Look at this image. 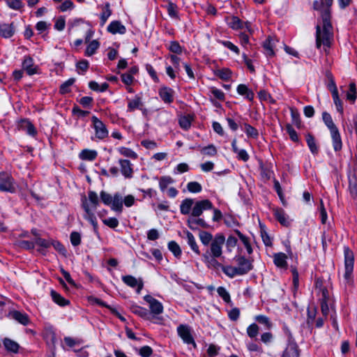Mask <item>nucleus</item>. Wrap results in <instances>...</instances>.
Wrapping results in <instances>:
<instances>
[{"mask_svg": "<svg viewBox=\"0 0 357 357\" xmlns=\"http://www.w3.org/2000/svg\"><path fill=\"white\" fill-rule=\"evenodd\" d=\"M225 243V237L222 234H217L214 236V240L210 245L209 250H207L203 257L206 259H209V256L212 257L209 261L212 264H218L216 258L220 257L222 254V246Z\"/></svg>", "mask_w": 357, "mask_h": 357, "instance_id": "3", "label": "nucleus"}, {"mask_svg": "<svg viewBox=\"0 0 357 357\" xmlns=\"http://www.w3.org/2000/svg\"><path fill=\"white\" fill-rule=\"evenodd\" d=\"M273 215L277 220L283 226L289 225V217L284 211L280 208H273Z\"/></svg>", "mask_w": 357, "mask_h": 357, "instance_id": "20", "label": "nucleus"}, {"mask_svg": "<svg viewBox=\"0 0 357 357\" xmlns=\"http://www.w3.org/2000/svg\"><path fill=\"white\" fill-rule=\"evenodd\" d=\"M228 26L232 29H241L245 27L250 31V23L243 22L238 17L231 16L227 20Z\"/></svg>", "mask_w": 357, "mask_h": 357, "instance_id": "13", "label": "nucleus"}, {"mask_svg": "<svg viewBox=\"0 0 357 357\" xmlns=\"http://www.w3.org/2000/svg\"><path fill=\"white\" fill-rule=\"evenodd\" d=\"M169 50L175 54H181L182 52V47L176 41H172L169 44Z\"/></svg>", "mask_w": 357, "mask_h": 357, "instance_id": "64", "label": "nucleus"}, {"mask_svg": "<svg viewBox=\"0 0 357 357\" xmlns=\"http://www.w3.org/2000/svg\"><path fill=\"white\" fill-rule=\"evenodd\" d=\"M7 6L13 10H20L23 7V3L21 0H6Z\"/></svg>", "mask_w": 357, "mask_h": 357, "instance_id": "55", "label": "nucleus"}, {"mask_svg": "<svg viewBox=\"0 0 357 357\" xmlns=\"http://www.w3.org/2000/svg\"><path fill=\"white\" fill-rule=\"evenodd\" d=\"M174 180L170 176H162L160 178L159 187L161 191L164 192L169 184L173 183Z\"/></svg>", "mask_w": 357, "mask_h": 357, "instance_id": "44", "label": "nucleus"}, {"mask_svg": "<svg viewBox=\"0 0 357 357\" xmlns=\"http://www.w3.org/2000/svg\"><path fill=\"white\" fill-rule=\"evenodd\" d=\"M98 155V152L95 150L84 149L79 153L80 159L83 160L93 161Z\"/></svg>", "mask_w": 357, "mask_h": 357, "instance_id": "30", "label": "nucleus"}, {"mask_svg": "<svg viewBox=\"0 0 357 357\" xmlns=\"http://www.w3.org/2000/svg\"><path fill=\"white\" fill-rule=\"evenodd\" d=\"M191 121L192 118L190 116H183L179 119V125L182 128L188 130L190 128Z\"/></svg>", "mask_w": 357, "mask_h": 357, "instance_id": "51", "label": "nucleus"}, {"mask_svg": "<svg viewBox=\"0 0 357 357\" xmlns=\"http://www.w3.org/2000/svg\"><path fill=\"white\" fill-rule=\"evenodd\" d=\"M202 153L204 155L213 156L217 153V150H216V148L213 145L211 144V145L204 147L202 149Z\"/></svg>", "mask_w": 357, "mask_h": 357, "instance_id": "61", "label": "nucleus"}, {"mask_svg": "<svg viewBox=\"0 0 357 357\" xmlns=\"http://www.w3.org/2000/svg\"><path fill=\"white\" fill-rule=\"evenodd\" d=\"M127 100H128L127 112H132L135 111L136 109H139V108H141V106H143L142 98L138 95H136L134 97V98H132V99L128 98Z\"/></svg>", "mask_w": 357, "mask_h": 357, "instance_id": "24", "label": "nucleus"}, {"mask_svg": "<svg viewBox=\"0 0 357 357\" xmlns=\"http://www.w3.org/2000/svg\"><path fill=\"white\" fill-rule=\"evenodd\" d=\"M187 189L190 192L197 193L202 191V187L198 182L191 181L187 184Z\"/></svg>", "mask_w": 357, "mask_h": 357, "instance_id": "52", "label": "nucleus"}, {"mask_svg": "<svg viewBox=\"0 0 357 357\" xmlns=\"http://www.w3.org/2000/svg\"><path fill=\"white\" fill-rule=\"evenodd\" d=\"M323 2L325 3L326 8L321 12L322 29L317 25L316 31V45L318 48L321 47V44L329 47L333 37L330 11V7L332 6L333 0H323Z\"/></svg>", "mask_w": 357, "mask_h": 357, "instance_id": "1", "label": "nucleus"}, {"mask_svg": "<svg viewBox=\"0 0 357 357\" xmlns=\"http://www.w3.org/2000/svg\"><path fill=\"white\" fill-rule=\"evenodd\" d=\"M356 84L354 83H351L349 84V91L347 93V98L354 102L356 100Z\"/></svg>", "mask_w": 357, "mask_h": 357, "instance_id": "53", "label": "nucleus"}, {"mask_svg": "<svg viewBox=\"0 0 357 357\" xmlns=\"http://www.w3.org/2000/svg\"><path fill=\"white\" fill-rule=\"evenodd\" d=\"M99 47L100 43L97 40H91L86 48L85 55L87 56L93 55Z\"/></svg>", "mask_w": 357, "mask_h": 357, "instance_id": "36", "label": "nucleus"}, {"mask_svg": "<svg viewBox=\"0 0 357 357\" xmlns=\"http://www.w3.org/2000/svg\"><path fill=\"white\" fill-rule=\"evenodd\" d=\"M99 205V198L96 192L89 191L88 199L84 197L82 199V206L84 211V218L90 222L94 229L98 227V222L94 211Z\"/></svg>", "mask_w": 357, "mask_h": 357, "instance_id": "2", "label": "nucleus"}, {"mask_svg": "<svg viewBox=\"0 0 357 357\" xmlns=\"http://www.w3.org/2000/svg\"><path fill=\"white\" fill-rule=\"evenodd\" d=\"M123 282L128 286L135 288L137 287L136 292L139 294L143 289L144 284L141 279H137L132 275H125L122 277Z\"/></svg>", "mask_w": 357, "mask_h": 357, "instance_id": "12", "label": "nucleus"}, {"mask_svg": "<svg viewBox=\"0 0 357 357\" xmlns=\"http://www.w3.org/2000/svg\"><path fill=\"white\" fill-rule=\"evenodd\" d=\"M344 278L347 284L351 281V275L354 271V255L353 252L348 248L344 249Z\"/></svg>", "mask_w": 357, "mask_h": 357, "instance_id": "4", "label": "nucleus"}, {"mask_svg": "<svg viewBox=\"0 0 357 357\" xmlns=\"http://www.w3.org/2000/svg\"><path fill=\"white\" fill-rule=\"evenodd\" d=\"M255 319L259 324L264 325L266 329H270L273 326L272 322L271 321L270 319L265 315H263V314L257 315L255 317Z\"/></svg>", "mask_w": 357, "mask_h": 357, "instance_id": "42", "label": "nucleus"}, {"mask_svg": "<svg viewBox=\"0 0 357 357\" xmlns=\"http://www.w3.org/2000/svg\"><path fill=\"white\" fill-rule=\"evenodd\" d=\"M107 31L112 33L123 34L126 33V29L119 21L112 22L107 28Z\"/></svg>", "mask_w": 357, "mask_h": 357, "instance_id": "23", "label": "nucleus"}, {"mask_svg": "<svg viewBox=\"0 0 357 357\" xmlns=\"http://www.w3.org/2000/svg\"><path fill=\"white\" fill-rule=\"evenodd\" d=\"M299 351L297 344L294 342H289V344L284 351L282 357H298Z\"/></svg>", "mask_w": 357, "mask_h": 357, "instance_id": "18", "label": "nucleus"}, {"mask_svg": "<svg viewBox=\"0 0 357 357\" xmlns=\"http://www.w3.org/2000/svg\"><path fill=\"white\" fill-rule=\"evenodd\" d=\"M16 245L22 249L32 250L35 247V243L33 241L21 240L16 242Z\"/></svg>", "mask_w": 357, "mask_h": 357, "instance_id": "48", "label": "nucleus"}, {"mask_svg": "<svg viewBox=\"0 0 357 357\" xmlns=\"http://www.w3.org/2000/svg\"><path fill=\"white\" fill-rule=\"evenodd\" d=\"M277 42L275 38L271 36L264 42L263 47L267 56H273L275 54L274 47Z\"/></svg>", "mask_w": 357, "mask_h": 357, "instance_id": "22", "label": "nucleus"}, {"mask_svg": "<svg viewBox=\"0 0 357 357\" xmlns=\"http://www.w3.org/2000/svg\"><path fill=\"white\" fill-rule=\"evenodd\" d=\"M75 78H70L65 82H63L60 86V93L62 94L70 92V86L75 83Z\"/></svg>", "mask_w": 357, "mask_h": 357, "instance_id": "47", "label": "nucleus"}, {"mask_svg": "<svg viewBox=\"0 0 357 357\" xmlns=\"http://www.w3.org/2000/svg\"><path fill=\"white\" fill-rule=\"evenodd\" d=\"M117 151H119V153L121 155H122L126 158H129L135 160L138 157V155L137 154V153H135L134 151H132L130 148L121 146L117 149Z\"/></svg>", "mask_w": 357, "mask_h": 357, "instance_id": "37", "label": "nucleus"}, {"mask_svg": "<svg viewBox=\"0 0 357 357\" xmlns=\"http://www.w3.org/2000/svg\"><path fill=\"white\" fill-rule=\"evenodd\" d=\"M10 316L12 319L24 326L28 325L30 322L29 316L26 313H22L20 311H12L10 313Z\"/></svg>", "mask_w": 357, "mask_h": 357, "instance_id": "21", "label": "nucleus"}, {"mask_svg": "<svg viewBox=\"0 0 357 357\" xmlns=\"http://www.w3.org/2000/svg\"><path fill=\"white\" fill-rule=\"evenodd\" d=\"M244 131L248 137L257 138L259 135L257 130L247 123L244 125Z\"/></svg>", "mask_w": 357, "mask_h": 357, "instance_id": "46", "label": "nucleus"}, {"mask_svg": "<svg viewBox=\"0 0 357 357\" xmlns=\"http://www.w3.org/2000/svg\"><path fill=\"white\" fill-rule=\"evenodd\" d=\"M0 191L14 192L15 183L13 177L8 173H0Z\"/></svg>", "mask_w": 357, "mask_h": 357, "instance_id": "6", "label": "nucleus"}, {"mask_svg": "<svg viewBox=\"0 0 357 357\" xmlns=\"http://www.w3.org/2000/svg\"><path fill=\"white\" fill-rule=\"evenodd\" d=\"M199 216H190L187 220L188 227L192 229L196 230L199 227L203 228H207L208 224L202 218H199Z\"/></svg>", "mask_w": 357, "mask_h": 357, "instance_id": "16", "label": "nucleus"}, {"mask_svg": "<svg viewBox=\"0 0 357 357\" xmlns=\"http://www.w3.org/2000/svg\"><path fill=\"white\" fill-rule=\"evenodd\" d=\"M236 91L239 95L245 96L250 101L253 100L255 94L245 84H238Z\"/></svg>", "mask_w": 357, "mask_h": 357, "instance_id": "27", "label": "nucleus"}, {"mask_svg": "<svg viewBox=\"0 0 357 357\" xmlns=\"http://www.w3.org/2000/svg\"><path fill=\"white\" fill-rule=\"evenodd\" d=\"M138 353L142 357H150L153 354V349L149 346H144L139 349Z\"/></svg>", "mask_w": 357, "mask_h": 357, "instance_id": "63", "label": "nucleus"}, {"mask_svg": "<svg viewBox=\"0 0 357 357\" xmlns=\"http://www.w3.org/2000/svg\"><path fill=\"white\" fill-rule=\"evenodd\" d=\"M306 142L312 153L317 154L318 153V146H317L314 137L311 134H307L306 135Z\"/></svg>", "mask_w": 357, "mask_h": 357, "instance_id": "39", "label": "nucleus"}, {"mask_svg": "<svg viewBox=\"0 0 357 357\" xmlns=\"http://www.w3.org/2000/svg\"><path fill=\"white\" fill-rule=\"evenodd\" d=\"M112 210L121 213L123 211V197L119 193H116L112 198V202L110 205Z\"/></svg>", "mask_w": 357, "mask_h": 357, "instance_id": "26", "label": "nucleus"}, {"mask_svg": "<svg viewBox=\"0 0 357 357\" xmlns=\"http://www.w3.org/2000/svg\"><path fill=\"white\" fill-rule=\"evenodd\" d=\"M158 94L165 103L170 104L174 101V91L169 87H161L158 91Z\"/></svg>", "mask_w": 357, "mask_h": 357, "instance_id": "15", "label": "nucleus"}, {"mask_svg": "<svg viewBox=\"0 0 357 357\" xmlns=\"http://www.w3.org/2000/svg\"><path fill=\"white\" fill-rule=\"evenodd\" d=\"M235 233L238 236L239 239L242 241L243 245H245L247 252L248 254H251L252 252V249L251 245L250 243L249 239L245 235H243L239 230H235Z\"/></svg>", "mask_w": 357, "mask_h": 357, "instance_id": "41", "label": "nucleus"}, {"mask_svg": "<svg viewBox=\"0 0 357 357\" xmlns=\"http://www.w3.org/2000/svg\"><path fill=\"white\" fill-rule=\"evenodd\" d=\"M13 24H0V36L8 38L14 34Z\"/></svg>", "mask_w": 357, "mask_h": 357, "instance_id": "28", "label": "nucleus"}, {"mask_svg": "<svg viewBox=\"0 0 357 357\" xmlns=\"http://www.w3.org/2000/svg\"><path fill=\"white\" fill-rule=\"evenodd\" d=\"M223 273L227 275L229 278H234L236 275H238V268L231 266H223L222 268Z\"/></svg>", "mask_w": 357, "mask_h": 357, "instance_id": "43", "label": "nucleus"}, {"mask_svg": "<svg viewBox=\"0 0 357 357\" xmlns=\"http://www.w3.org/2000/svg\"><path fill=\"white\" fill-rule=\"evenodd\" d=\"M236 261L238 270V275H243L247 274L253 268L252 261L244 257L239 256L236 257Z\"/></svg>", "mask_w": 357, "mask_h": 357, "instance_id": "11", "label": "nucleus"}, {"mask_svg": "<svg viewBox=\"0 0 357 357\" xmlns=\"http://www.w3.org/2000/svg\"><path fill=\"white\" fill-rule=\"evenodd\" d=\"M112 14V10L109 8V4L106 3L103 10L100 15L101 26H103L107 22V19Z\"/></svg>", "mask_w": 357, "mask_h": 357, "instance_id": "49", "label": "nucleus"}, {"mask_svg": "<svg viewBox=\"0 0 357 357\" xmlns=\"http://www.w3.org/2000/svg\"><path fill=\"white\" fill-rule=\"evenodd\" d=\"M185 234L188 244L190 245V248L195 253H196L197 255H199L200 251L193 234L188 231H186Z\"/></svg>", "mask_w": 357, "mask_h": 357, "instance_id": "34", "label": "nucleus"}, {"mask_svg": "<svg viewBox=\"0 0 357 357\" xmlns=\"http://www.w3.org/2000/svg\"><path fill=\"white\" fill-rule=\"evenodd\" d=\"M91 119L96 137L100 140L107 138L109 136V131L106 125L96 116H92Z\"/></svg>", "mask_w": 357, "mask_h": 357, "instance_id": "5", "label": "nucleus"}, {"mask_svg": "<svg viewBox=\"0 0 357 357\" xmlns=\"http://www.w3.org/2000/svg\"><path fill=\"white\" fill-rule=\"evenodd\" d=\"M144 299L149 304L151 317H153L163 312V305L159 301L151 295H146Z\"/></svg>", "mask_w": 357, "mask_h": 357, "instance_id": "7", "label": "nucleus"}, {"mask_svg": "<svg viewBox=\"0 0 357 357\" xmlns=\"http://www.w3.org/2000/svg\"><path fill=\"white\" fill-rule=\"evenodd\" d=\"M286 130L289 135L290 139L294 142L298 141V136L297 135L296 131L293 128V127L288 124L286 126Z\"/></svg>", "mask_w": 357, "mask_h": 357, "instance_id": "60", "label": "nucleus"}, {"mask_svg": "<svg viewBox=\"0 0 357 357\" xmlns=\"http://www.w3.org/2000/svg\"><path fill=\"white\" fill-rule=\"evenodd\" d=\"M332 97L333 99L334 104L336 106L337 110L340 113H343L342 102V100L339 98L338 93H333V94H332Z\"/></svg>", "mask_w": 357, "mask_h": 357, "instance_id": "58", "label": "nucleus"}, {"mask_svg": "<svg viewBox=\"0 0 357 357\" xmlns=\"http://www.w3.org/2000/svg\"><path fill=\"white\" fill-rule=\"evenodd\" d=\"M118 163L120 166V172L126 179H131L133 177V165L126 159H119Z\"/></svg>", "mask_w": 357, "mask_h": 357, "instance_id": "10", "label": "nucleus"}, {"mask_svg": "<svg viewBox=\"0 0 357 357\" xmlns=\"http://www.w3.org/2000/svg\"><path fill=\"white\" fill-rule=\"evenodd\" d=\"M166 8L168 13V15L170 17L178 20V7L177 6L172 3V1H168L167 5L166 6Z\"/></svg>", "mask_w": 357, "mask_h": 357, "instance_id": "38", "label": "nucleus"}, {"mask_svg": "<svg viewBox=\"0 0 357 357\" xmlns=\"http://www.w3.org/2000/svg\"><path fill=\"white\" fill-rule=\"evenodd\" d=\"M322 119L326 124V126L328 127V128L331 130H335L337 128L335 123H333V121L332 119V117L330 114H328L326 112H324L322 113Z\"/></svg>", "mask_w": 357, "mask_h": 357, "instance_id": "40", "label": "nucleus"}, {"mask_svg": "<svg viewBox=\"0 0 357 357\" xmlns=\"http://www.w3.org/2000/svg\"><path fill=\"white\" fill-rule=\"evenodd\" d=\"M3 344L5 349L9 352L17 353L19 351V344L10 338H4Z\"/></svg>", "mask_w": 357, "mask_h": 357, "instance_id": "29", "label": "nucleus"}, {"mask_svg": "<svg viewBox=\"0 0 357 357\" xmlns=\"http://www.w3.org/2000/svg\"><path fill=\"white\" fill-rule=\"evenodd\" d=\"M349 190L351 195L355 198L357 196V182L355 178L349 179Z\"/></svg>", "mask_w": 357, "mask_h": 357, "instance_id": "59", "label": "nucleus"}, {"mask_svg": "<svg viewBox=\"0 0 357 357\" xmlns=\"http://www.w3.org/2000/svg\"><path fill=\"white\" fill-rule=\"evenodd\" d=\"M194 204V200L190 198H186L182 201L180 206L181 213L183 215L190 213V210Z\"/></svg>", "mask_w": 357, "mask_h": 357, "instance_id": "31", "label": "nucleus"}, {"mask_svg": "<svg viewBox=\"0 0 357 357\" xmlns=\"http://www.w3.org/2000/svg\"><path fill=\"white\" fill-rule=\"evenodd\" d=\"M259 328L257 324H252L247 328V334L250 338H255L257 336Z\"/></svg>", "mask_w": 357, "mask_h": 357, "instance_id": "50", "label": "nucleus"}, {"mask_svg": "<svg viewBox=\"0 0 357 357\" xmlns=\"http://www.w3.org/2000/svg\"><path fill=\"white\" fill-rule=\"evenodd\" d=\"M22 68L29 75L37 73V67L34 66L33 60L30 56H25L22 62Z\"/></svg>", "mask_w": 357, "mask_h": 357, "instance_id": "17", "label": "nucleus"}, {"mask_svg": "<svg viewBox=\"0 0 357 357\" xmlns=\"http://www.w3.org/2000/svg\"><path fill=\"white\" fill-rule=\"evenodd\" d=\"M217 292L225 302L229 303L231 301L230 295L225 287H219L217 289Z\"/></svg>", "mask_w": 357, "mask_h": 357, "instance_id": "54", "label": "nucleus"}, {"mask_svg": "<svg viewBox=\"0 0 357 357\" xmlns=\"http://www.w3.org/2000/svg\"><path fill=\"white\" fill-rule=\"evenodd\" d=\"M177 333L184 343L187 344H193L195 347H196V343L192 337L190 326L185 324L179 325L177 327Z\"/></svg>", "mask_w": 357, "mask_h": 357, "instance_id": "8", "label": "nucleus"}, {"mask_svg": "<svg viewBox=\"0 0 357 357\" xmlns=\"http://www.w3.org/2000/svg\"><path fill=\"white\" fill-rule=\"evenodd\" d=\"M331 136L333 141V149L335 151H339L342 149V143L341 137L337 128L331 130Z\"/></svg>", "mask_w": 357, "mask_h": 357, "instance_id": "25", "label": "nucleus"}, {"mask_svg": "<svg viewBox=\"0 0 357 357\" xmlns=\"http://www.w3.org/2000/svg\"><path fill=\"white\" fill-rule=\"evenodd\" d=\"M169 250L174 254L176 257H178L181 255V250L177 243L172 241L168 243Z\"/></svg>", "mask_w": 357, "mask_h": 357, "instance_id": "45", "label": "nucleus"}, {"mask_svg": "<svg viewBox=\"0 0 357 357\" xmlns=\"http://www.w3.org/2000/svg\"><path fill=\"white\" fill-rule=\"evenodd\" d=\"M51 296L54 302L60 306H66L70 303L68 300L63 298L61 294L54 290L51 291Z\"/></svg>", "mask_w": 357, "mask_h": 357, "instance_id": "35", "label": "nucleus"}, {"mask_svg": "<svg viewBox=\"0 0 357 357\" xmlns=\"http://www.w3.org/2000/svg\"><path fill=\"white\" fill-rule=\"evenodd\" d=\"M18 128L31 137H35L37 135V130L35 126L27 119H22L19 121Z\"/></svg>", "mask_w": 357, "mask_h": 357, "instance_id": "14", "label": "nucleus"}, {"mask_svg": "<svg viewBox=\"0 0 357 357\" xmlns=\"http://www.w3.org/2000/svg\"><path fill=\"white\" fill-rule=\"evenodd\" d=\"M199 238L202 245L208 246L214 240V236L208 231H201L199 233Z\"/></svg>", "mask_w": 357, "mask_h": 357, "instance_id": "32", "label": "nucleus"}, {"mask_svg": "<svg viewBox=\"0 0 357 357\" xmlns=\"http://www.w3.org/2000/svg\"><path fill=\"white\" fill-rule=\"evenodd\" d=\"M130 309L131 312L132 313H134L135 314L138 315L139 317H140L144 319H147V320L151 319V314L148 311L147 309H146L143 307L139 306L136 304L131 305Z\"/></svg>", "mask_w": 357, "mask_h": 357, "instance_id": "19", "label": "nucleus"}, {"mask_svg": "<svg viewBox=\"0 0 357 357\" xmlns=\"http://www.w3.org/2000/svg\"><path fill=\"white\" fill-rule=\"evenodd\" d=\"M287 257L284 253L279 252L274 255V264L280 268H285L287 266Z\"/></svg>", "mask_w": 357, "mask_h": 357, "instance_id": "33", "label": "nucleus"}, {"mask_svg": "<svg viewBox=\"0 0 357 357\" xmlns=\"http://www.w3.org/2000/svg\"><path fill=\"white\" fill-rule=\"evenodd\" d=\"M220 43L225 47L235 52L236 54H239L240 51L238 47L234 45L231 42L228 40H220Z\"/></svg>", "mask_w": 357, "mask_h": 357, "instance_id": "57", "label": "nucleus"}, {"mask_svg": "<svg viewBox=\"0 0 357 357\" xmlns=\"http://www.w3.org/2000/svg\"><path fill=\"white\" fill-rule=\"evenodd\" d=\"M213 208V204L208 199L197 202L192 208L190 216H200L204 210Z\"/></svg>", "mask_w": 357, "mask_h": 357, "instance_id": "9", "label": "nucleus"}, {"mask_svg": "<svg viewBox=\"0 0 357 357\" xmlns=\"http://www.w3.org/2000/svg\"><path fill=\"white\" fill-rule=\"evenodd\" d=\"M100 198H101L102 202L105 205L110 206L112 202L113 197L110 194H109L105 191H101L100 192Z\"/></svg>", "mask_w": 357, "mask_h": 357, "instance_id": "62", "label": "nucleus"}, {"mask_svg": "<svg viewBox=\"0 0 357 357\" xmlns=\"http://www.w3.org/2000/svg\"><path fill=\"white\" fill-rule=\"evenodd\" d=\"M231 72L228 68L218 70L217 75L223 80H228L231 77Z\"/></svg>", "mask_w": 357, "mask_h": 357, "instance_id": "56", "label": "nucleus"}]
</instances>
